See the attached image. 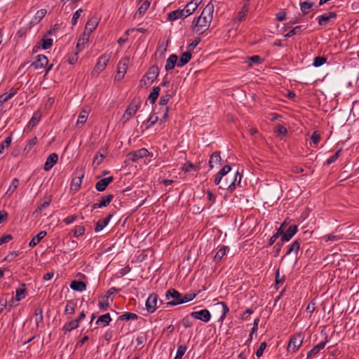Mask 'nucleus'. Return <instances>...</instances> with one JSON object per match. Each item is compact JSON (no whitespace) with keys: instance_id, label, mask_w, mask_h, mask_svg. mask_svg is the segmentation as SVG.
I'll list each match as a JSON object with an SVG mask.
<instances>
[{"instance_id":"14","label":"nucleus","mask_w":359,"mask_h":359,"mask_svg":"<svg viewBox=\"0 0 359 359\" xmlns=\"http://www.w3.org/2000/svg\"><path fill=\"white\" fill-rule=\"evenodd\" d=\"M114 195L110 194L106 196H102L99 203H95L93 205V209L101 208L107 207L109 205L114 198Z\"/></svg>"},{"instance_id":"50","label":"nucleus","mask_w":359,"mask_h":359,"mask_svg":"<svg viewBox=\"0 0 359 359\" xmlns=\"http://www.w3.org/2000/svg\"><path fill=\"white\" fill-rule=\"evenodd\" d=\"M85 227L83 226H76L73 230L74 236L79 237L84 234L85 233Z\"/></svg>"},{"instance_id":"7","label":"nucleus","mask_w":359,"mask_h":359,"mask_svg":"<svg viewBox=\"0 0 359 359\" xmlns=\"http://www.w3.org/2000/svg\"><path fill=\"white\" fill-rule=\"evenodd\" d=\"M304 337L301 334H297L292 336L288 343L287 351L296 352L301 346Z\"/></svg>"},{"instance_id":"34","label":"nucleus","mask_w":359,"mask_h":359,"mask_svg":"<svg viewBox=\"0 0 359 359\" xmlns=\"http://www.w3.org/2000/svg\"><path fill=\"white\" fill-rule=\"evenodd\" d=\"M41 118V113L39 111H36L34 112L32 117L29 121V126L32 127H34L36 126L39 122L40 121V119Z\"/></svg>"},{"instance_id":"18","label":"nucleus","mask_w":359,"mask_h":359,"mask_svg":"<svg viewBox=\"0 0 359 359\" xmlns=\"http://www.w3.org/2000/svg\"><path fill=\"white\" fill-rule=\"evenodd\" d=\"M58 155L56 153L50 154L46 158L44 164V170L46 171L50 170L57 162Z\"/></svg>"},{"instance_id":"9","label":"nucleus","mask_w":359,"mask_h":359,"mask_svg":"<svg viewBox=\"0 0 359 359\" xmlns=\"http://www.w3.org/2000/svg\"><path fill=\"white\" fill-rule=\"evenodd\" d=\"M198 167L191 162L184 163L181 168V170H182L185 174V178L196 177L198 174Z\"/></svg>"},{"instance_id":"51","label":"nucleus","mask_w":359,"mask_h":359,"mask_svg":"<svg viewBox=\"0 0 359 359\" xmlns=\"http://www.w3.org/2000/svg\"><path fill=\"white\" fill-rule=\"evenodd\" d=\"M302 31V26H296L292 29H291L288 33H287L285 35V37L288 38L292 36L293 35L299 34L301 33Z\"/></svg>"},{"instance_id":"60","label":"nucleus","mask_w":359,"mask_h":359,"mask_svg":"<svg viewBox=\"0 0 359 359\" xmlns=\"http://www.w3.org/2000/svg\"><path fill=\"white\" fill-rule=\"evenodd\" d=\"M201 39L199 38H196L191 43L188 45L187 50L190 52H192V50L198 45Z\"/></svg>"},{"instance_id":"27","label":"nucleus","mask_w":359,"mask_h":359,"mask_svg":"<svg viewBox=\"0 0 359 359\" xmlns=\"http://www.w3.org/2000/svg\"><path fill=\"white\" fill-rule=\"evenodd\" d=\"M249 10V6L248 3H245L241 10L238 12V16L236 18L235 21L238 22H241L244 20L248 15Z\"/></svg>"},{"instance_id":"2","label":"nucleus","mask_w":359,"mask_h":359,"mask_svg":"<svg viewBox=\"0 0 359 359\" xmlns=\"http://www.w3.org/2000/svg\"><path fill=\"white\" fill-rule=\"evenodd\" d=\"M141 104L142 100L140 97H134L126 109L125 113L122 116V119L124 120L125 122L129 121L135 114L138 109L140 107Z\"/></svg>"},{"instance_id":"5","label":"nucleus","mask_w":359,"mask_h":359,"mask_svg":"<svg viewBox=\"0 0 359 359\" xmlns=\"http://www.w3.org/2000/svg\"><path fill=\"white\" fill-rule=\"evenodd\" d=\"M129 60L130 57L126 56L119 61L117 65V72L115 76V80L120 81L124 77L127 71Z\"/></svg>"},{"instance_id":"23","label":"nucleus","mask_w":359,"mask_h":359,"mask_svg":"<svg viewBox=\"0 0 359 359\" xmlns=\"http://www.w3.org/2000/svg\"><path fill=\"white\" fill-rule=\"evenodd\" d=\"M97 25H98V21H97V18L89 19L86 25L84 34H87L89 35L94 29H96V27H97Z\"/></svg>"},{"instance_id":"30","label":"nucleus","mask_w":359,"mask_h":359,"mask_svg":"<svg viewBox=\"0 0 359 359\" xmlns=\"http://www.w3.org/2000/svg\"><path fill=\"white\" fill-rule=\"evenodd\" d=\"M26 285L25 283L20 285V287L16 290L15 300L19 302L25 297Z\"/></svg>"},{"instance_id":"20","label":"nucleus","mask_w":359,"mask_h":359,"mask_svg":"<svg viewBox=\"0 0 359 359\" xmlns=\"http://www.w3.org/2000/svg\"><path fill=\"white\" fill-rule=\"evenodd\" d=\"M178 57L175 54L171 55L166 60V64L165 66V69L167 71L172 69L175 65L180 67V62L177 63Z\"/></svg>"},{"instance_id":"55","label":"nucleus","mask_w":359,"mask_h":359,"mask_svg":"<svg viewBox=\"0 0 359 359\" xmlns=\"http://www.w3.org/2000/svg\"><path fill=\"white\" fill-rule=\"evenodd\" d=\"M326 62V58L325 57H316L313 60V66L320 67L323 65Z\"/></svg>"},{"instance_id":"25","label":"nucleus","mask_w":359,"mask_h":359,"mask_svg":"<svg viewBox=\"0 0 359 359\" xmlns=\"http://www.w3.org/2000/svg\"><path fill=\"white\" fill-rule=\"evenodd\" d=\"M111 321V318L110 314L109 313H107L100 316L97 318L95 324L97 325H102L103 327H105L107 325H109Z\"/></svg>"},{"instance_id":"4","label":"nucleus","mask_w":359,"mask_h":359,"mask_svg":"<svg viewBox=\"0 0 359 359\" xmlns=\"http://www.w3.org/2000/svg\"><path fill=\"white\" fill-rule=\"evenodd\" d=\"M201 2V0H191L187 3L184 8L181 9V19L191 15L196 10Z\"/></svg>"},{"instance_id":"22","label":"nucleus","mask_w":359,"mask_h":359,"mask_svg":"<svg viewBox=\"0 0 359 359\" xmlns=\"http://www.w3.org/2000/svg\"><path fill=\"white\" fill-rule=\"evenodd\" d=\"M297 231V226L295 225L290 226L288 229L283 233L281 236L282 241H288L296 233Z\"/></svg>"},{"instance_id":"13","label":"nucleus","mask_w":359,"mask_h":359,"mask_svg":"<svg viewBox=\"0 0 359 359\" xmlns=\"http://www.w3.org/2000/svg\"><path fill=\"white\" fill-rule=\"evenodd\" d=\"M191 316L194 318L201 320L205 323H207L210 319V313L208 310L203 309L199 311L192 312Z\"/></svg>"},{"instance_id":"21","label":"nucleus","mask_w":359,"mask_h":359,"mask_svg":"<svg viewBox=\"0 0 359 359\" xmlns=\"http://www.w3.org/2000/svg\"><path fill=\"white\" fill-rule=\"evenodd\" d=\"M336 16L337 15L334 12L325 13L318 17V24L321 26H325L331 19L335 18Z\"/></svg>"},{"instance_id":"45","label":"nucleus","mask_w":359,"mask_h":359,"mask_svg":"<svg viewBox=\"0 0 359 359\" xmlns=\"http://www.w3.org/2000/svg\"><path fill=\"white\" fill-rule=\"evenodd\" d=\"M158 119V116L154 114L150 116V117L147 119V122L144 123L145 129H148L152 126H154L157 122Z\"/></svg>"},{"instance_id":"47","label":"nucleus","mask_w":359,"mask_h":359,"mask_svg":"<svg viewBox=\"0 0 359 359\" xmlns=\"http://www.w3.org/2000/svg\"><path fill=\"white\" fill-rule=\"evenodd\" d=\"M88 113L86 110H83L79 115L77 120V125L84 124L87 120Z\"/></svg>"},{"instance_id":"10","label":"nucleus","mask_w":359,"mask_h":359,"mask_svg":"<svg viewBox=\"0 0 359 359\" xmlns=\"http://www.w3.org/2000/svg\"><path fill=\"white\" fill-rule=\"evenodd\" d=\"M149 154L148 150L145 148H142L140 149L130 152L128 154V158L129 161L133 162L137 161L140 158H142L146 157Z\"/></svg>"},{"instance_id":"44","label":"nucleus","mask_w":359,"mask_h":359,"mask_svg":"<svg viewBox=\"0 0 359 359\" xmlns=\"http://www.w3.org/2000/svg\"><path fill=\"white\" fill-rule=\"evenodd\" d=\"M18 185H19V180L17 178H14L12 180L11 184L6 191V194H12L15 191V189L18 188Z\"/></svg>"},{"instance_id":"48","label":"nucleus","mask_w":359,"mask_h":359,"mask_svg":"<svg viewBox=\"0 0 359 359\" xmlns=\"http://www.w3.org/2000/svg\"><path fill=\"white\" fill-rule=\"evenodd\" d=\"M41 41L42 43L41 44V46L44 50L48 49L53 46V39L50 38H43L41 39Z\"/></svg>"},{"instance_id":"62","label":"nucleus","mask_w":359,"mask_h":359,"mask_svg":"<svg viewBox=\"0 0 359 359\" xmlns=\"http://www.w3.org/2000/svg\"><path fill=\"white\" fill-rule=\"evenodd\" d=\"M231 168L230 165H226L225 166H224L222 168V169H221L219 171V175H221L223 177H225L226 175H229L228 174L229 173V172L231 171Z\"/></svg>"},{"instance_id":"3","label":"nucleus","mask_w":359,"mask_h":359,"mask_svg":"<svg viewBox=\"0 0 359 359\" xmlns=\"http://www.w3.org/2000/svg\"><path fill=\"white\" fill-rule=\"evenodd\" d=\"M84 175L85 171L83 169L76 170L74 172L70 185L72 191L76 192L80 189Z\"/></svg>"},{"instance_id":"56","label":"nucleus","mask_w":359,"mask_h":359,"mask_svg":"<svg viewBox=\"0 0 359 359\" xmlns=\"http://www.w3.org/2000/svg\"><path fill=\"white\" fill-rule=\"evenodd\" d=\"M250 61L249 66H252L254 64H260L262 62V59L259 55H253L248 58Z\"/></svg>"},{"instance_id":"6","label":"nucleus","mask_w":359,"mask_h":359,"mask_svg":"<svg viewBox=\"0 0 359 359\" xmlns=\"http://www.w3.org/2000/svg\"><path fill=\"white\" fill-rule=\"evenodd\" d=\"M165 298L168 306H177L180 304V292L175 289L170 288L166 292Z\"/></svg>"},{"instance_id":"54","label":"nucleus","mask_w":359,"mask_h":359,"mask_svg":"<svg viewBox=\"0 0 359 359\" xmlns=\"http://www.w3.org/2000/svg\"><path fill=\"white\" fill-rule=\"evenodd\" d=\"M98 306L100 310L106 311L109 307V303L108 302V299H103V300L99 301Z\"/></svg>"},{"instance_id":"39","label":"nucleus","mask_w":359,"mask_h":359,"mask_svg":"<svg viewBox=\"0 0 359 359\" xmlns=\"http://www.w3.org/2000/svg\"><path fill=\"white\" fill-rule=\"evenodd\" d=\"M229 250V248L227 246H222L216 252L215 255V260L216 262H218L221 260L223 257L226 255V251Z\"/></svg>"},{"instance_id":"61","label":"nucleus","mask_w":359,"mask_h":359,"mask_svg":"<svg viewBox=\"0 0 359 359\" xmlns=\"http://www.w3.org/2000/svg\"><path fill=\"white\" fill-rule=\"evenodd\" d=\"M341 150H338L334 154L330 156L326 161L327 165L334 163L339 156Z\"/></svg>"},{"instance_id":"19","label":"nucleus","mask_w":359,"mask_h":359,"mask_svg":"<svg viewBox=\"0 0 359 359\" xmlns=\"http://www.w3.org/2000/svg\"><path fill=\"white\" fill-rule=\"evenodd\" d=\"M112 217L113 214H109L107 217L99 219L95 224V231L99 232L102 231L108 224Z\"/></svg>"},{"instance_id":"28","label":"nucleus","mask_w":359,"mask_h":359,"mask_svg":"<svg viewBox=\"0 0 359 359\" xmlns=\"http://www.w3.org/2000/svg\"><path fill=\"white\" fill-rule=\"evenodd\" d=\"M79 326V323L76 320H70L64 325L62 330L64 331L65 333H67L77 328Z\"/></svg>"},{"instance_id":"57","label":"nucleus","mask_w":359,"mask_h":359,"mask_svg":"<svg viewBox=\"0 0 359 359\" xmlns=\"http://www.w3.org/2000/svg\"><path fill=\"white\" fill-rule=\"evenodd\" d=\"M20 252L18 251L11 252L6 257H4L3 261L11 262L15 257L18 256Z\"/></svg>"},{"instance_id":"63","label":"nucleus","mask_w":359,"mask_h":359,"mask_svg":"<svg viewBox=\"0 0 359 359\" xmlns=\"http://www.w3.org/2000/svg\"><path fill=\"white\" fill-rule=\"evenodd\" d=\"M266 342H262L260 344L259 348L256 351V355L258 358L261 357L263 355L264 351L266 348Z\"/></svg>"},{"instance_id":"33","label":"nucleus","mask_w":359,"mask_h":359,"mask_svg":"<svg viewBox=\"0 0 359 359\" xmlns=\"http://www.w3.org/2000/svg\"><path fill=\"white\" fill-rule=\"evenodd\" d=\"M159 91L160 87L158 86H155L152 88V90L148 97V100L150 103L154 104L156 101L159 95Z\"/></svg>"},{"instance_id":"52","label":"nucleus","mask_w":359,"mask_h":359,"mask_svg":"<svg viewBox=\"0 0 359 359\" xmlns=\"http://www.w3.org/2000/svg\"><path fill=\"white\" fill-rule=\"evenodd\" d=\"M178 18H180V8L170 12L168 15V20L169 21H172V20H177Z\"/></svg>"},{"instance_id":"35","label":"nucleus","mask_w":359,"mask_h":359,"mask_svg":"<svg viewBox=\"0 0 359 359\" xmlns=\"http://www.w3.org/2000/svg\"><path fill=\"white\" fill-rule=\"evenodd\" d=\"M137 318H138V316L137 314L133 313L126 312L118 317V320L128 321L130 320H137Z\"/></svg>"},{"instance_id":"16","label":"nucleus","mask_w":359,"mask_h":359,"mask_svg":"<svg viewBox=\"0 0 359 359\" xmlns=\"http://www.w3.org/2000/svg\"><path fill=\"white\" fill-rule=\"evenodd\" d=\"M48 60L44 55H38L36 60L32 62L31 66L34 67L35 69L44 68L47 66Z\"/></svg>"},{"instance_id":"41","label":"nucleus","mask_w":359,"mask_h":359,"mask_svg":"<svg viewBox=\"0 0 359 359\" xmlns=\"http://www.w3.org/2000/svg\"><path fill=\"white\" fill-rule=\"evenodd\" d=\"M106 154H102L100 151H97L93 158V164L95 166H98L103 161Z\"/></svg>"},{"instance_id":"26","label":"nucleus","mask_w":359,"mask_h":359,"mask_svg":"<svg viewBox=\"0 0 359 359\" xmlns=\"http://www.w3.org/2000/svg\"><path fill=\"white\" fill-rule=\"evenodd\" d=\"M46 235L47 233L46 231H40L29 241V246L30 248L35 247Z\"/></svg>"},{"instance_id":"46","label":"nucleus","mask_w":359,"mask_h":359,"mask_svg":"<svg viewBox=\"0 0 359 359\" xmlns=\"http://www.w3.org/2000/svg\"><path fill=\"white\" fill-rule=\"evenodd\" d=\"M341 236H337V235H334V234H327V235H325L322 237V239L325 241V242H328V241H338L341 239Z\"/></svg>"},{"instance_id":"38","label":"nucleus","mask_w":359,"mask_h":359,"mask_svg":"<svg viewBox=\"0 0 359 359\" xmlns=\"http://www.w3.org/2000/svg\"><path fill=\"white\" fill-rule=\"evenodd\" d=\"M34 316L35 317V322L36 326L39 327V323L43 322V309L41 308H37L34 311Z\"/></svg>"},{"instance_id":"43","label":"nucleus","mask_w":359,"mask_h":359,"mask_svg":"<svg viewBox=\"0 0 359 359\" xmlns=\"http://www.w3.org/2000/svg\"><path fill=\"white\" fill-rule=\"evenodd\" d=\"M191 58V52L187 50L181 55V66L187 64Z\"/></svg>"},{"instance_id":"12","label":"nucleus","mask_w":359,"mask_h":359,"mask_svg":"<svg viewBox=\"0 0 359 359\" xmlns=\"http://www.w3.org/2000/svg\"><path fill=\"white\" fill-rule=\"evenodd\" d=\"M158 74L159 71L158 66L152 65L149 69V71L146 73V74L143 76V79L141 80V81H142L145 78V80L147 79L149 81V83H151L157 78ZM145 85H147L146 82Z\"/></svg>"},{"instance_id":"17","label":"nucleus","mask_w":359,"mask_h":359,"mask_svg":"<svg viewBox=\"0 0 359 359\" xmlns=\"http://www.w3.org/2000/svg\"><path fill=\"white\" fill-rule=\"evenodd\" d=\"M113 181L114 177L112 176L102 178L95 184V189L98 191H104Z\"/></svg>"},{"instance_id":"40","label":"nucleus","mask_w":359,"mask_h":359,"mask_svg":"<svg viewBox=\"0 0 359 359\" xmlns=\"http://www.w3.org/2000/svg\"><path fill=\"white\" fill-rule=\"evenodd\" d=\"M215 184H219V187L222 189L224 187L228 186V183L226 182V179L224 178L223 176L219 175L218 172L215 178Z\"/></svg>"},{"instance_id":"1","label":"nucleus","mask_w":359,"mask_h":359,"mask_svg":"<svg viewBox=\"0 0 359 359\" xmlns=\"http://www.w3.org/2000/svg\"><path fill=\"white\" fill-rule=\"evenodd\" d=\"M214 12V5L210 2L203 10L200 16L192 22V29L194 32L201 34L210 25Z\"/></svg>"},{"instance_id":"31","label":"nucleus","mask_w":359,"mask_h":359,"mask_svg":"<svg viewBox=\"0 0 359 359\" xmlns=\"http://www.w3.org/2000/svg\"><path fill=\"white\" fill-rule=\"evenodd\" d=\"M326 344V341H321L315 346L313 347L311 350H310L307 353V358L311 357L312 355H314L317 354L321 349H323Z\"/></svg>"},{"instance_id":"24","label":"nucleus","mask_w":359,"mask_h":359,"mask_svg":"<svg viewBox=\"0 0 359 359\" xmlns=\"http://www.w3.org/2000/svg\"><path fill=\"white\" fill-rule=\"evenodd\" d=\"M70 288L75 291L82 292L86 289V284L81 280H72L70 283Z\"/></svg>"},{"instance_id":"59","label":"nucleus","mask_w":359,"mask_h":359,"mask_svg":"<svg viewBox=\"0 0 359 359\" xmlns=\"http://www.w3.org/2000/svg\"><path fill=\"white\" fill-rule=\"evenodd\" d=\"M83 10L81 8L78 9L74 14L72 19V25H75L77 22L78 18L81 16Z\"/></svg>"},{"instance_id":"15","label":"nucleus","mask_w":359,"mask_h":359,"mask_svg":"<svg viewBox=\"0 0 359 359\" xmlns=\"http://www.w3.org/2000/svg\"><path fill=\"white\" fill-rule=\"evenodd\" d=\"M110 59V56L107 55H102L101 57H100L95 68L94 71L97 72V73H100L102 72L107 65V63L109 62Z\"/></svg>"},{"instance_id":"32","label":"nucleus","mask_w":359,"mask_h":359,"mask_svg":"<svg viewBox=\"0 0 359 359\" xmlns=\"http://www.w3.org/2000/svg\"><path fill=\"white\" fill-rule=\"evenodd\" d=\"M76 304L73 300H68L65 309L66 316L73 315L75 313Z\"/></svg>"},{"instance_id":"49","label":"nucleus","mask_w":359,"mask_h":359,"mask_svg":"<svg viewBox=\"0 0 359 359\" xmlns=\"http://www.w3.org/2000/svg\"><path fill=\"white\" fill-rule=\"evenodd\" d=\"M195 297L196 294L194 292H189L183 296L181 295V304L192 300Z\"/></svg>"},{"instance_id":"58","label":"nucleus","mask_w":359,"mask_h":359,"mask_svg":"<svg viewBox=\"0 0 359 359\" xmlns=\"http://www.w3.org/2000/svg\"><path fill=\"white\" fill-rule=\"evenodd\" d=\"M217 306L221 307L222 309V316H221V318L223 319L225 318L226 313L229 312V309L226 304L224 302H219L217 304Z\"/></svg>"},{"instance_id":"37","label":"nucleus","mask_w":359,"mask_h":359,"mask_svg":"<svg viewBox=\"0 0 359 359\" xmlns=\"http://www.w3.org/2000/svg\"><path fill=\"white\" fill-rule=\"evenodd\" d=\"M149 6H150V1H149L148 0L144 1V2H142V4L138 8V9L135 13V16L137 15H142L143 14H144L145 12L147 11V9L149 8Z\"/></svg>"},{"instance_id":"29","label":"nucleus","mask_w":359,"mask_h":359,"mask_svg":"<svg viewBox=\"0 0 359 359\" xmlns=\"http://www.w3.org/2000/svg\"><path fill=\"white\" fill-rule=\"evenodd\" d=\"M221 162V157L219 152H214L210 156V160H209V165L210 168H213L215 165L219 164Z\"/></svg>"},{"instance_id":"11","label":"nucleus","mask_w":359,"mask_h":359,"mask_svg":"<svg viewBox=\"0 0 359 359\" xmlns=\"http://www.w3.org/2000/svg\"><path fill=\"white\" fill-rule=\"evenodd\" d=\"M158 297L156 294H151L146 301V309L148 312L154 313L157 308Z\"/></svg>"},{"instance_id":"36","label":"nucleus","mask_w":359,"mask_h":359,"mask_svg":"<svg viewBox=\"0 0 359 359\" xmlns=\"http://www.w3.org/2000/svg\"><path fill=\"white\" fill-rule=\"evenodd\" d=\"M300 248V242L298 240L294 241L292 245L289 247L286 255H288L292 252H294L295 255H297L298 251Z\"/></svg>"},{"instance_id":"42","label":"nucleus","mask_w":359,"mask_h":359,"mask_svg":"<svg viewBox=\"0 0 359 359\" xmlns=\"http://www.w3.org/2000/svg\"><path fill=\"white\" fill-rule=\"evenodd\" d=\"M12 141V133L8 136L4 142L0 144V154L3 153L5 148H8L11 143Z\"/></svg>"},{"instance_id":"64","label":"nucleus","mask_w":359,"mask_h":359,"mask_svg":"<svg viewBox=\"0 0 359 359\" xmlns=\"http://www.w3.org/2000/svg\"><path fill=\"white\" fill-rule=\"evenodd\" d=\"M312 4L311 3H309V2H306V1H304L303 3L301 4V10L302 11H303L304 13H306L307 11L312 7Z\"/></svg>"},{"instance_id":"8","label":"nucleus","mask_w":359,"mask_h":359,"mask_svg":"<svg viewBox=\"0 0 359 359\" xmlns=\"http://www.w3.org/2000/svg\"><path fill=\"white\" fill-rule=\"evenodd\" d=\"M224 178L226 179L228 186L224 187L222 189H229L230 191H233L236 187V183L237 182L238 184H240L241 180V176L238 171H236L233 175H226L224 177Z\"/></svg>"},{"instance_id":"53","label":"nucleus","mask_w":359,"mask_h":359,"mask_svg":"<svg viewBox=\"0 0 359 359\" xmlns=\"http://www.w3.org/2000/svg\"><path fill=\"white\" fill-rule=\"evenodd\" d=\"M46 9H41L39 10L34 16V20L36 22H39L46 14Z\"/></svg>"}]
</instances>
